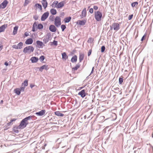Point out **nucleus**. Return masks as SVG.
Segmentation results:
<instances>
[{
    "label": "nucleus",
    "instance_id": "obj_1",
    "mask_svg": "<svg viewBox=\"0 0 153 153\" xmlns=\"http://www.w3.org/2000/svg\"><path fill=\"white\" fill-rule=\"evenodd\" d=\"M28 122H27L25 119H23L21 122L20 125L17 128V129H23L25 128L28 124Z\"/></svg>",
    "mask_w": 153,
    "mask_h": 153
},
{
    "label": "nucleus",
    "instance_id": "obj_2",
    "mask_svg": "<svg viewBox=\"0 0 153 153\" xmlns=\"http://www.w3.org/2000/svg\"><path fill=\"white\" fill-rule=\"evenodd\" d=\"M34 48L32 46H28L25 47L23 49V52L25 53H31L33 52Z\"/></svg>",
    "mask_w": 153,
    "mask_h": 153
},
{
    "label": "nucleus",
    "instance_id": "obj_3",
    "mask_svg": "<svg viewBox=\"0 0 153 153\" xmlns=\"http://www.w3.org/2000/svg\"><path fill=\"white\" fill-rule=\"evenodd\" d=\"M102 15L101 12L99 11L94 12L95 18L97 21L99 22L101 21Z\"/></svg>",
    "mask_w": 153,
    "mask_h": 153
},
{
    "label": "nucleus",
    "instance_id": "obj_4",
    "mask_svg": "<svg viewBox=\"0 0 153 153\" xmlns=\"http://www.w3.org/2000/svg\"><path fill=\"white\" fill-rule=\"evenodd\" d=\"M54 24L57 27H59L61 25V19L59 17H56Z\"/></svg>",
    "mask_w": 153,
    "mask_h": 153
},
{
    "label": "nucleus",
    "instance_id": "obj_5",
    "mask_svg": "<svg viewBox=\"0 0 153 153\" xmlns=\"http://www.w3.org/2000/svg\"><path fill=\"white\" fill-rule=\"evenodd\" d=\"M51 36L50 33H48L46 36L43 39L44 42L46 44L50 40V39Z\"/></svg>",
    "mask_w": 153,
    "mask_h": 153
},
{
    "label": "nucleus",
    "instance_id": "obj_6",
    "mask_svg": "<svg viewBox=\"0 0 153 153\" xmlns=\"http://www.w3.org/2000/svg\"><path fill=\"white\" fill-rule=\"evenodd\" d=\"M113 26L114 27V30L116 31H118L120 28V26L119 24L116 22L112 24Z\"/></svg>",
    "mask_w": 153,
    "mask_h": 153
},
{
    "label": "nucleus",
    "instance_id": "obj_7",
    "mask_svg": "<svg viewBox=\"0 0 153 153\" xmlns=\"http://www.w3.org/2000/svg\"><path fill=\"white\" fill-rule=\"evenodd\" d=\"M49 13L48 12H46L44 13L42 16L41 18V20L42 21H44L48 17Z\"/></svg>",
    "mask_w": 153,
    "mask_h": 153
},
{
    "label": "nucleus",
    "instance_id": "obj_8",
    "mask_svg": "<svg viewBox=\"0 0 153 153\" xmlns=\"http://www.w3.org/2000/svg\"><path fill=\"white\" fill-rule=\"evenodd\" d=\"M46 144H45L44 146H42L40 143H38L37 144V146L36 148L39 150H40L41 149H45V146H46Z\"/></svg>",
    "mask_w": 153,
    "mask_h": 153
},
{
    "label": "nucleus",
    "instance_id": "obj_9",
    "mask_svg": "<svg viewBox=\"0 0 153 153\" xmlns=\"http://www.w3.org/2000/svg\"><path fill=\"white\" fill-rule=\"evenodd\" d=\"M36 43L37 44L36 46L39 48H43V46H45V45L42 42L39 40L37 41Z\"/></svg>",
    "mask_w": 153,
    "mask_h": 153
},
{
    "label": "nucleus",
    "instance_id": "obj_10",
    "mask_svg": "<svg viewBox=\"0 0 153 153\" xmlns=\"http://www.w3.org/2000/svg\"><path fill=\"white\" fill-rule=\"evenodd\" d=\"M46 112V111L45 110H42L40 111L36 112L35 114L38 116H42L44 115Z\"/></svg>",
    "mask_w": 153,
    "mask_h": 153
},
{
    "label": "nucleus",
    "instance_id": "obj_11",
    "mask_svg": "<svg viewBox=\"0 0 153 153\" xmlns=\"http://www.w3.org/2000/svg\"><path fill=\"white\" fill-rule=\"evenodd\" d=\"M7 25L5 24L0 27V33L3 32L5 31V29L7 27Z\"/></svg>",
    "mask_w": 153,
    "mask_h": 153
},
{
    "label": "nucleus",
    "instance_id": "obj_12",
    "mask_svg": "<svg viewBox=\"0 0 153 153\" xmlns=\"http://www.w3.org/2000/svg\"><path fill=\"white\" fill-rule=\"evenodd\" d=\"M49 30L51 32H54L56 31V28L54 25H51L49 26Z\"/></svg>",
    "mask_w": 153,
    "mask_h": 153
},
{
    "label": "nucleus",
    "instance_id": "obj_13",
    "mask_svg": "<svg viewBox=\"0 0 153 153\" xmlns=\"http://www.w3.org/2000/svg\"><path fill=\"white\" fill-rule=\"evenodd\" d=\"M8 2L6 0H4L0 4L1 5V7L2 9L4 8L7 6Z\"/></svg>",
    "mask_w": 153,
    "mask_h": 153
},
{
    "label": "nucleus",
    "instance_id": "obj_14",
    "mask_svg": "<svg viewBox=\"0 0 153 153\" xmlns=\"http://www.w3.org/2000/svg\"><path fill=\"white\" fill-rule=\"evenodd\" d=\"M86 8H84L82 12V13L80 15V16L82 18L85 17L86 16Z\"/></svg>",
    "mask_w": 153,
    "mask_h": 153
},
{
    "label": "nucleus",
    "instance_id": "obj_15",
    "mask_svg": "<svg viewBox=\"0 0 153 153\" xmlns=\"http://www.w3.org/2000/svg\"><path fill=\"white\" fill-rule=\"evenodd\" d=\"M78 94L79 95H80L81 97L82 98H84L85 96V90H82L78 93Z\"/></svg>",
    "mask_w": 153,
    "mask_h": 153
},
{
    "label": "nucleus",
    "instance_id": "obj_16",
    "mask_svg": "<svg viewBox=\"0 0 153 153\" xmlns=\"http://www.w3.org/2000/svg\"><path fill=\"white\" fill-rule=\"evenodd\" d=\"M64 6V3L63 1L59 3H58L57 5L55 7L57 8H62Z\"/></svg>",
    "mask_w": 153,
    "mask_h": 153
},
{
    "label": "nucleus",
    "instance_id": "obj_17",
    "mask_svg": "<svg viewBox=\"0 0 153 153\" xmlns=\"http://www.w3.org/2000/svg\"><path fill=\"white\" fill-rule=\"evenodd\" d=\"M33 42V40L32 38H29L27 39L25 42V43L26 45H30Z\"/></svg>",
    "mask_w": 153,
    "mask_h": 153
},
{
    "label": "nucleus",
    "instance_id": "obj_18",
    "mask_svg": "<svg viewBox=\"0 0 153 153\" xmlns=\"http://www.w3.org/2000/svg\"><path fill=\"white\" fill-rule=\"evenodd\" d=\"M30 60H31L32 62L35 63L38 61L39 59L38 57L34 56L32 57Z\"/></svg>",
    "mask_w": 153,
    "mask_h": 153
},
{
    "label": "nucleus",
    "instance_id": "obj_19",
    "mask_svg": "<svg viewBox=\"0 0 153 153\" xmlns=\"http://www.w3.org/2000/svg\"><path fill=\"white\" fill-rule=\"evenodd\" d=\"M48 66L46 65H44L41 66L39 69L40 71L42 72L43 71V69H45L46 70L48 69Z\"/></svg>",
    "mask_w": 153,
    "mask_h": 153
},
{
    "label": "nucleus",
    "instance_id": "obj_20",
    "mask_svg": "<svg viewBox=\"0 0 153 153\" xmlns=\"http://www.w3.org/2000/svg\"><path fill=\"white\" fill-rule=\"evenodd\" d=\"M42 4L44 9H45L48 5V3L46 0H42Z\"/></svg>",
    "mask_w": 153,
    "mask_h": 153
},
{
    "label": "nucleus",
    "instance_id": "obj_21",
    "mask_svg": "<svg viewBox=\"0 0 153 153\" xmlns=\"http://www.w3.org/2000/svg\"><path fill=\"white\" fill-rule=\"evenodd\" d=\"M62 59L63 60H66L68 57L65 52H64L62 54Z\"/></svg>",
    "mask_w": 153,
    "mask_h": 153
},
{
    "label": "nucleus",
    "instance_id": "obj_22",
    "mask_svg": "<svg viewBox=\"0 0 153 153\" xmlns=\"http://www.w3.org/2000/svg\"><path fill=\"white\" fill-rule=\"evenodd\" d=\"M84 58V54L82 53H80L79 58V62H82V61L83 59Z\"/></svg>",
    "mask_w": 153,
    "mask_h": 153
},
{
    "label": "nucleus",
    "instance_id": "obj_23",
    "mask_svg": "<svg viewBox=\"0 0 153 153\" xmlns=\"http://www.w3.org/2000/svg\"><path fill=\"white\" fill-rule=\"evenodd\" d=\"M77 60V57L76 55H75L71 58V61L72 62H76Z\"/></svg>",
    "mask_w": 153,
    "mask_h": 153
},
{
    "label": "nucleus",
    "instance_id": "obj_24",
    "mask_svg": "<svg viewBox=\"0 0 153 153\" xmlns=\"http://www.w3.org/2000/svg\"><path fill=\"white\" fill-rule=\"evenodd\" d=\"M18 27L17 26H16L13 28V34L14 35L16 34L17 33L18 29Z\"/></svg>",
    "mask_w": 153,
    "mask_h": 153
},
{
    "label": "nucleus",
    "instance_id": "obj_25",
    "mask_svg": "<svg viewBox=\"0 0 153 153\" xmlns=\"http://www.w3.org/2000/svg\"><path fill=\"white\" fill-rule=\"evenodd\" d=\"M55 114L56 115L58 116L63 117L64 116V114L60 113L59 111L55 112Z\"/></svg>",
    "mask_w": 153,
    "mask_h": 153
},
{
    "label": "nucleus",
    "instance_id": "obj_26",
    "mask_svg": "<svg viewBox=\"0 0 153 153\" xmlns=\"http://www.w3.org/2000/svg\"><path fill=\"white\" fill-rule=\"evenodd\" d=\"M80 66V64L79 63H78L73 68H72L73 71V70L74 71H76V70H77V69L78 68H79Z\"/></svg>",
    "mask_w": 153,
    "mask_h": 153
},
{
    "label": "nucleus",
    "instance_id": "obj_27",
    "mask_svg": "<svg viewBox=\"0 0 153 153\" xmlns=\"http://www.w3.org/2000/svg\"><path fill=\"white\" fill-rule=\"evenodd\" d=\"M77 24L80 25H85V22L83 20H79L78 21Z\"/></svg>",
    "mask_w": 153,
    "mask_h": 153
},
{
    "label": "nucleus",
    "instance_id": "obj_28",
    "mask_svg": "<svg viewBox=\"0 0 153 153\" xmlns=\"http://www.w3.org/2000/svg\"><path fill=\"white\" fill-rule=\"evenodd\" d=\"M71 18L70 16L65 18L64 19L65 22V23L69 22L71 21Z\"/></svg>",
    "mask_w": 153,
    "mask_h": 153
},
{
    "label": "nucleus",
    "instance_id": "obj_29",
    "mask_svg": "<svg viewBox=\"0 0 153 153\" xmlns=\"http://www.w3.org/2000/svg\"><path fill=\"white\" fill-rule=\"evenodd\" d=\"M17 45L18 49H21L22 48L23 43L22 42H20Z\"/></svg>",
    "mask_w": 153,
    "mask_h": 153
},
{
    "label": "nucleus",
    "instance_id": "obj_30",
    "mask_svg": "<svg viewBox=\"0 0 153 153\" xmlns=\"http://www.w3.org/2000/svg\"><path fill=\"white\" fill-rule=\"evenodd\" d=\"M50 12L53 15H55L56 13V11L55 9H52L50 10Z\"/></svg>",
    "mask_w": 153,
    "mask_h": 153
},
{
    "label": "nucleus",
    "instance_id": "obj_31",
    "mask_svg": "<svg viewBox=\"0 0 153 153\" xmlns=\"http://www.w3.org/2000/svg\"><path fill=\"white\" fill-rule=\"evenodd\" d=\"M37 26V24H36V22H35L33 25L32 30L33 31L35 32L36 31V27Z\"/></svg>",
    "mask_w": 153,
    "mask_h": 153
},
{
    "label": "nucleus",
    "instance_id": "obj_32",
    "mask_svg": "<svg viewBox=\"0 0 153 153\" xmlns=\"http://www.w3.org/2000/svg\"><path fill=\"white\" fill-rule=\"evenodd\" d=\"M34 117L35 116H33H33H28V117H27L25 118L24 119L27 122H28L27 121L28 120H30V119H32L33 117Z\"/></svg>",
    "mask_w": 153,
    "mask_h": 153
},
{
    "label": "nucleus",
    "instance_id": "obj_33",
    "mask_svg": "<svg viewBox=\"0 0 153 153\" xmlns=\"http://www.w3.org/2000/svg\"><path fill=\"white\" fill-rule=\"evenodd\" d=\"M35 6L36 7V8L39 9L40 10H41L42 9V6L39 4H36Z\"/></svg>",
    "mask_w": 153,
    "mask_h": 153
},
{
    "label": "nucleus",
    "instance_id": "obj_34",
    "mask_svg": "<svg viewBox=\"0 0 153 153\" xmlns=\"http://www.w3.org/2000/svg\"><path fill=\"white\" fill-rule=\"evenodd\" d=\"M138 4V3L137 2H133L131 4V6L132 7H134L137 6Z\"/></svg>",
    "mask_w": 153,
    "mask_h": 153
},
{
    "label": "nucleus",
    "instance_id": "obj_35",
    "mask_svg": "<svg viewBox=\"0 0 153 153\" xmlns=\"http://www.w3.org/2000/svg\"><path fill=\"white\" fill-rule=\"evenodd\" d=\"M15 93L18 95H19L21 92V91L19 88H17L15 89Z\"/></svg>",
    "mask_w": 153,
    "mask_h": 153
},
{
    "label": "nucleus",
    "instance_id": "obj_36",
    "mask_svg": "<svg viewBox=\"0 0 153 153\" xmlns=\"http://www.w3.org/2000/svg\"><path fill=\"white\" fill-rule=\"evenodd\" d=\"M58 3V1H54L53 4H52L51 6L52 7H55L56 5H57Z\"/></svg>",
    "mask_w": 153,
    "mask_h": 153
},
{
    "label": "nucleus",
    "instance_id": "obj_37",
    "mask_svg": "<svg viewBox=\"0 0 153 153\" xmlns=\"http://www.w3.org/2000/svg\"><path fill=\"white\" fill-rule=\"evenodd\" d=\"M94 41V39L93 38L90 37L88 39L87 42L89 43H92Z\"/></svg>",
    "mask_w": 153,
    "mask_h": 153
},
{
    "label": "nucleus",
    "instance_id": "obj_38",
    "mask_svg": "<svg viewBox=\"0 0 153 153\" xmlns=\"http://www.w3.org/2000/svg\"><path fill=\"white\" fill-rule=\"evenodd\" d=\"M37 28L39 30H41L43 28V25L41 24H39L37 26Z\"/></svg>",
    "mask_w": 153,
    "mask_h": 153
},
{
    "label": "nucleus",
    "instance_id": "obj_39",
    "mask_svg": "<svg viewBox=\"0 0 153 153\" xmlns=\"http://www.w3.org/2000/svg\"><path fill=\"white\" fill-rule=\"evenodd\" d=\"M134 153H141V149L140 148H138L137 150L134 151Z\"/></svg>",
    "mask_w": 153,
    "mask_h": 153
},
{
    "label": "nucleus",
    "instance_id": "obj_40",
    "mask_svg": "<svg viewBox=\"0 0 153 153\" xmlns=\"http://www.w3.org/2000/svg\"><path fill=\"white\" fill-rule=\"evenodd\" d=\"M61 28L62 29V31H63L66 28V26L64 25H61Z\"/></svg>",
    "mask_w": 153,
    "mask_h": 153
},
{
    "label": "nucleus",
    "instance_id": "obj_41",
    "mask_svg": "<svg viewBox=\"0 0 153 153\" xmlns=\"http://www.w3.org/2000/svg\"><path fill=\"white\" fill-rule=\"evenodd\" d=\"M123 81V78L122 77H120L119 80V83L120 84H121Z\"/></svg>",
    "mask_w": 153,
    "mask_h": 153
},
{
    "label": "nucleus",
    "instance_id": "obj_42",
    "mask_svg": "<svg viewBox=\"0 0 153 153\" xmlns=\"http://www.w3.org/2000/svg\"><path fill=\"white\" fill-rule=\"evenodd\" d=\"M24 85V87H25V86H27L28 85V81L27 80H25L23 83V84Z\"/></svg>",
    "mask_w": 153,
    "mask_h": 153
},
{
    "label": "nucleus",
    "instance_id": "obj_43",
    "mask_svg": "<svg viewBox=\"0 0 153 153\" xmlns=\"http://www.w3.org/2000/svg\"><path fill=\"white\" fill-rule=\"evenodd\" d=\"M39 60L41 62L43 61L45 59V56H42L39 58Z\"/></svg>",
    "mask_w": 153,
    "mask_h": 153
},
{
    "label": "nucleus",
    "instance_id": "obj_44",
    "mask_svg": "<svg viewBox=\"0 0 153 153\" xmlns=\"http://www.w3.org/2000/svg\"><path fill=\"white\" fill-rule=\"evenodd\" d=\"M105 49V47L104 46H102L101 48V52H104Z\"/></svg>",
    "mask_w": 153,
    "mask_h": 153
},
{
    "label": "nucleus",
    "instance_id": "obj_45",
    "mask_svg": "<svg viewBox=\"0 0 153 153\" xmlns=\"http://www.w3.org/2000/svg\"><path fill=\"white\" fill-rule=\"evenodd\" d=\"M133 16V14L129 15L128 17V19L129 20H130L132 19Z\"/></svg>",
    "mask_w": 153,
    "mask_h": 153
},
{
    "label": "nucleus",
    "instance_id": "obj_46",
    "mask_svg": "<svg viewBox=\"0 0 153 153\" xmlns=\"http://www.w3.org/2000/svg\"><path fill=\"white\" fill-rule=\"evenodd\" d=\"M29 3V0H25L24 3L25 5H27Z\"/></svg>",
    "mask_w": 153,
    "mask_h": 153
},
{
    "label": "nucleus",
    "instance_id": "obj_47",
    "mask_svg": "<svg viewBox=\"0 0 153 153\" xmlns=\"http://www.w3.org/2000/svg\"><path fill=\"white\" fill-rule=\"evenodd\" d=\"M54 16H50V19L51 21H53L54 19Z\"/></svg>",
    "mask_w": 153,
    "mask_h": 153
},
{
    "label": "nucleus",
    "instance_id": "obj_48",
    "mask_svg": "<svg viewBox=\"0 0 153 153\" xmlns=\"http://www.w3.org/2000/svg\"><path fill=\"white\" fill-rule=\"evenodd\" d=\"M146 36V34H145L142 38L141 41H143L145 39V36Z\"/></svg>",
    "mask_w": 153,
    "mask_h": 153
},
{
    "label": "nucleus",
    "instance_id": "obj_49",
    "mask_svg": "<svg viewBox=\"0 0 153 153\" xmlns=\"http://www.w3.org/2000/svg\"><path fill=\"white\" fill-rule=\"evenodd\" d=\"M53 43L56 46L57 45V42L55 40H54L53 42Z\"/></svg>",
    "mask_w": 153,
    "mask_h": 153
},
{
    "label": "nucleus",
    "instance_id": "obj_50",
    "mask_svg": "<svg viewBox=\"0 0 153 153\" xmlns=\"http://www.w3.org/2000/svg\"><path fill=\"white\" fill-rule=\"evenodd\" d=\"M91 51H91V50H89V51L88 52V56H89L91 54Z\"/></svg>",
    "mask_w": 153,
    "mask_h": 153
},
{
    "label": "nucleus",
    "instance_id": "obj_51",
    "mask_svg": "<svg viewBox=\"0 0 153 153\" xmlns=\"http://www.w3.org/2000/svg\"><path fill=\"white\" fill-rule=\"evenodd\" d=\"M25 88V87H22L19 89L21 91V92H23V91H24V90Z\"/></svg>",
    "mask_w": 153,
    "mask_h": 153
},
{
    "label": "nucleus",
    "instance_id": "obj_52",
    "mask_svg": "<svg viewBox=\"0 0 153 153\" xmlns=\"http://www.w3.org/2000/svg\"><path fill=\"white\" fill-rule=\"evenodd\" d=\"M12 48H15L16 49H18L17 45H13L12 46Z\"/></svg>",
    "mask_w": 153,
    "mask_h": 153
},
{
    "label": "nucleus",
    "instance_id": "obj_53",
    "mask_svg": "<svg viewBox=\"0 0 153 153\" xmlns=\"http://www.w3.org/2000/svg\"><path fill=\"white\" fill-rule=\"evenodd\" d=\"M93 12H94V10H93V9L92 8H90V10H89V12L91 13H93Z\"/></svg>",
    "mask_w": 153,
    "mask_h": 153
},
{
    "label": "nucleus",
    "instance_id": "obj_54",
    "mask_svg": "<svg viewBox=\"0 0 153 153\" xmlns=\"http://www.w3.org/2000/svg\"><path fill=\"white\" fill-rule=\"evenodd\" d=\"M94 67H93L92 68L91 71V73L89 75V76H90L91 74H92L93 73L94 71Z\"/></svg>",
    "mask_w": 153,
    "mask_h": 153
},
{
    "label": "nucleus",
    "instance_id": "obj_55",
    "mask_svg": "<svg viewBox=\"0 0 153 153\" xmlns=\"http://www.w3.org/2000/svg\"><path fill=\"white\" fill-rule=\"evenodd\" d=\"M93 8L95 10H97L98 9V7L96 6H94Z\"/></svg>",
    "mask_w": 153,
    "mask_h": 153
},
{
    "label": "nucleus",
    "instance_id": "obj_56",
    "mask_svg": "<svg viewBox=\"0 0 153 153\" xmlns=\"http://www.w3.org/2000/svg\"><path fill=\"white\" fill-rule=\"evenodd\" d=\"M25 36L27 37V36H28L29 35V33H27V32H26L25 33Z\"/></svg>",
    "mask_w": 153,
    "mask_h": 153
},
{
    "label": "nucleus",
    "instance_id": "obj_57",
    "mask_svg": "<svg viewBox=\"0 0 153 153\" xmlns=\"http://www.w3.org/2000/svg\"><path fill=\"white\" fill-rule=\"evenodd\" d=\"M34 18L35 20H36L38 19V17L37 16H34Z\"/></svg>",
    "mask_w": 153,
    "mask_h": 153
},
{
    "label": "nucleus",
    "instance_id": "obj_58",
    "mask_svg": "<svg viewBox=\"0 0 153 153\" xmlns=\"http://www.w3.org/2000/svg\"><path fill=\"white\" fill-rule=\"evenodd\" d=\"M16 120V119H12L10 121V123H12V122H13V121H15Z\"/></svg>",
    "mask_w": 153,
    "mask_h": 153
},
{
    "label": "nucleus",
    "instance_id": "obj_59",
    "mask_svg": "<svg viewBox=\"0 0 153 153\" xmlns=\"http://www.w3.org/2000/svg\"><path fill=\"white\" fill-rule=\"evenodd\" d=\"M7 126V125H5L4 126V127L5 128L4 129H8L9 128V127H8Z\"/></svg>",
    "mask_w": 153,
    "mask_h": 153
},
{
    "label": "nucleus",
    "instance_id": "obj_60",
    "mask_svg": "<svg viewBox=\"0 0 153 153\" xmlns=\"http://www.w3.org/2000/svg\"><path fill=\"white\" fill-rule=\"evenodd\" d=\"M110 30H112L113 29H114V27H113V25L112 24V25H111L110 26Z\"/></svg>",
    "mask_w": 153,
    "mask_h": 153
},
{
    "label": "nucleus",
    "instance_id": "obj_61",
    "mask_svg": "<svg viewBox=\"0 0 153 153\" xmlns=\"http://www.w3.org/2000/svg\"><path fill=\"white\" fill-rule=\"evenodd\" d=\"M11 123H10V122L9 123H7V124L6 125H7V126H9L10 125Z\"/></svg>",
    "mask_w": 153,
    "mask_h": 153
},
{
    "label": "nucleus",
    "instance_id": "obj_62",
    "mask_svg": "<svg viewBox=\"0 0 153 153\" xmlns=\"http://www.w3.org/2000/svg\"><path fill=\"white\" fill-rule=\"evenodd\" d=\"M4 65L6 66H8V63L7 62H5L4 63Z\"/></svg>",
    "mask_w": 153,
    "mask_h": 153
},
{
    "label": "nucleus",
    "instance_id": "obj_63",
    "mask_svg": "<svg viewBox=\"0 0 153 153\" xmlns=\"http://www.w3.org/2000/svg\"><path fill=\"white\" fill-rule=\"evenodd\" d=\"M34 86V85H32V84H31L30 85V87L31 88H33Z\"/></svg>",
    "mask_w": 153,
    "mask_h": 153
},
{
    "label": "nucleus",
    "instance_id": "obj_64",
    "mask_svg": "<svg viewBox=\"0 0 153 153\" xmlns=\"http://www.w3.org/2000/svg\"><path fill=\"white\" fill-rule=\"evenodd\" d=\"M3 46L2 45H0V50H2V49L3 48Z\"/></svg>",
    "mask_w": 153,
    "mask_h": 153
}]
</instances>
